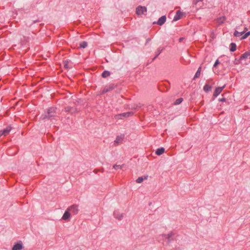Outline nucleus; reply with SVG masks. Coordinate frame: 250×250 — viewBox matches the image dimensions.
Instances as JSON below:
<instances>
[{
  "instance_id": "f257e3e1",
  "label": "nucleus",
  "mask_w": 250,
  "mask_h": 250,
  "mask_svg": "<svg viewBox=\"0 0 250 250\" xmlns=\"http://www.w3.org/2000/svg\"><path fill=\"white\" fill-rule=\"evenodd\" d=\"M134 112L132 111L119 114L114 116V119L117 120L123 119L124 118H128L129 116H132Z\"/></svg>"
},
{
  "instance_id": "f03ea898",
  "label": "nucleus",
  "mask_w": 250,
  "mask_h": 250,
  "mask_svg": "<svg viewBox=\"0 0 250 250\" xmlns=\"http://www.w3.org/2000/svg\"><path fill=\"white\" fill-rule=\"evenodd\" d=\"M56 108L55 107H50L48 109L47 114L45 115L43 119L46 118H51L55 116Z\"/></svg>"
},
{
  "instance_id": "7ed1b4c3",
  "label": "nucleus",
  "mask_w": 250,
  "mask_h": 250,
  "mask_svg": "<svg viewBox=\"0 0 250 250\" xmlns=\"http://www.w3.org/2000/svg\"><path fill=\"white\" fill-rule=\"evenodd\" d=\"M146 8L145 6H139L136 10V14L138 15H142L146 12Z\"/></svg>"
},
{
  "instance_id": "20e7f679",
  "label": "nucleus",
  "mask_w": 250,
  "mask_h": 250,
  "mask_svg": "<svg viewBox=\"0 0 250 250\" xmlns=\"http://www.w3.org/2000/svg\"><path fill=\"white\" fill-rule=\"evenodd\" d=\"M69 211L71 212L74 214H76L78 212V206L76 205H73L67 208Z\"/></svg>"
},
{
  "instance_id": "39448f33",
  "label": "nucleus",
  "mask_w": 250,
  "mask_h": 250,
  "mask_svg": "<svg viewBox=\"0 0 250 250\" xmlns=\"http://www.w3.org/2000/svg\"><path fill=\"white\" fill-rule=\"evenodd\" d=\"M124 137H125L124 134H121L120 136H118L116 137V140L114 141L115 144L116 145H118L122 143V142L124 140Z\"/></svg>"
},
{
  "instance_id": "423d86ee",
  "label": "nucleus",
  "mask_w": 250,
  "mask_h": 250,
  "mask_svg": "<svg viewBox=\"0 0 250 250\" xmlns=\"http://www.w3.org/2000/svg\"><path fill=\"white\" fill-rule=\"evenodd\" d=\"M114 88V86L113 84H111L108 86L105 87L102 91V94L105 93L107 92L113 90Z\"/></svg>"
},
{
  "instance_id": "0eeeda50",
  "label": "nucleus",
  "mask_w": 250,
  "mask_h": 250,
  "mask_svg": "<svg viewBox=\"0 0 250 250\" xmlns=\"http://www.w3.org/2000/svg\"><path fill=\"white\" fill-rule=\"evenodd\" d=\"M184 15V13L181 12L180 10L177 11L175 16L174 17V21H178L181 19Z\"/></svg>"
},
{
  "instance_id": "6e6552de",
  "label": "nucleus",
  "mask_w": 250,
  "mask_h": 250,
  "mask_svg": "<svg viewBox=\"0 0 250 250\" xmlns=\"http://www.w3.org/2000/svg\"><path fill=\"white\" fill-rule=\"evenodd\" d=\"M224 88V86L217 87L214 92L213 96L217 97L218 95H219L222 91Z\"/></svg>"
},
{
  "instance_id": "1a4fd4ad",
  "label": "nucleus",
  "mask_w": 250,
  "mask_h": 250,
  "mask_svg": "<svg viewBox=\"0 0 250 250\" xmlns=\"http://www.w3.org/2000/svg\"><path fill=\"white\" fill-rule=\"evenodd\" d=\"M226 19L225 16L219 17L216 20V22L218 25H221L225 22Z\"/></svg>"
},
{
  "instance_id": "9d476101",
  "label": "nucleus",
  "mask_w": 250,
  "mask_h": 250,
  "mask_svg": "<svg viewBox=\"0 0 250 250\" xmlns=\"http://www.w3.org/2000/svg\"><path fill=\"white\" fill-rule=\"evenodd\" d=\"M11 129V127H10V126H8L5 129H3V130L1 131L0 133V135H4V136H6L9 133V132L10 131Z\"/></svg>"
},
{
  "instance_id": "9b49d317",
  "label": "nucleus",
  "mask_w": 250,
  "mask_h": 250,
  "mask_svg": "<svg viewBox=\"0 0 250 250\" xmlns=\"http://www.w3.org/2000/svg\"><path fill=\"white\" fill-rule=\"evenodd\" d=\"M166 21V17L165 16H163L161 17L159 20L158 21L157 24L159 25H163Z\"/></svg>"
},
{
  "instance_id": "f8f14e48",
  "label": "nucleus",
  "mask_w": 250,
  "mask_h": 250,
  "mask_svg": "<svg viewBox=\"0 0 250 250\" xmlns=\"http://www.w3.org/2000/svg\"><path fill=\"white\" fill-rule=\"evenodd\" d=\"M22 248L23 247L21 243H17L14 245L12 250H21Z\"/></svg>"
},
{
  "instance_id": "ddd939ff",
  "label": "nucleus",
  "mask_w": 250,
  "mask_h": 250,
  "mask_svg": "<svg viewBox=\"0 0 250 250\" xmlns=\"http://www.w3.org/2000/svg\"><path fill=\"white\" fill-rule=\"evenodd\" d=\"M70 216V214L69 213V210H68V209H67V210H66L65 211L64 213L63 214L62 219L63 220H66L68 219V218H69Z\"/></svg>"
},
{
  "instance_id": "4468645a",
  "label": "nucleus",
  "mask_w": 250,
  "mask_h": 250,
  "mask_svg": "<svg viewBox=\"0 0 250 250\" xmlns=\"http://www.w3.org/2000/svg\"><path fill=\"white\" fill-rule=\"evenodd\" d=\"M250 55V52H246L245 53L243 54L240 58V60H243L247 58Z\"/></svg>"
},
{
  "instance_id": "2eb2a0df",
  "label": "nucleus",
  "mask_w": 250,
  "mask_h": 250,
  "mask_svg": "<svg viewBox=\"0 0 250 250\" xmlns=\"http://www.w3.org/2000/svg\"><path fill=\"white\" fill-rule=\"evenodd\" d=\"M165 152V149L163 147L158 148L156 151V154L157 155H160Z\"/></svg>"
},
{
  "instance_id": "dca6fc26",
  "label": "nucleus",
  "mask_w": 250,
  "mask_h": 250,
  "mask_svg": "<svg viewBox=\"0 0 250 250\" xmlns=\"http://www.w3.org/2000/svg\"><path fill=\"white\" fill-rule=\"evenodd\" d=\"M147 177H148L147 176H144V178H143V177H139L136 180V182L137 183H141L142 182H143L144 179H147Z\"/></svg>"
},
{
  "instance_id": "f3484780",
  "label": "nucleus",
  "mask_w": 250,
  "mask_h": 250,
  "mask_svg": "<svg viewBox=\"0 0 250 250\" xmlns=\"http://www.w3.org/2000/svg\"><path fill=\"white\" fill-rule=\"evenodd\" d=\"M230 51L234 52L236 49V45L235 43H231L230 44Z\"/></svg>"
},
{
  "instance_id": "a211bd4d",
  "label": "nucleus",
  "mask_w": 250,
  "mask_h": 250,
  "mask_svg": "<svg viewBox=\"0 0 250 250\" xmlns=\"http://www.w3.org/2000/svg\"><path fill=\"white\" fill-rule=\"evenodd\" d=\"M110 75V73L109 71L105 70L103 72L102 76L103 78H106L109 76Z\"/></svg>"
},
{
  "instance_id": "6ab92c4d",
  "label": "nucleus",
  "mask_w": 250,
  "mask_h": 250,
  "mask_svg": "<svg viewBox=\"0 0 250 250\" xmlns=\"http://www.w3.org/2000/svg\"><path fill=\"white\" fill-rule=\"evenodd\" d=\"M211 86L210 85H209V84H206L204 86V90L206 92H208V91L211 90Z\"/></svg>"
},
{
  "instance_id": "aec40b11",
  "label": "nucleus",
  "mask_w": 250,
  "mask_h": 250,
  "mask_svg": "<svg viewBox=\"0 0 250 250\" xmlns=\"http://www.w3.org/2000/svg\"><path fill=\"white\" fill-rule=\"evenodd\" d=\"M244 34V32H238V31L235 30L234 33V36L235 37H240Z\"/></svg>"
},
{
  "instance_id": "412c9836",
  "label": "nucleus",
  "mask_w": 250,
  "mask_h": 250,
  "mask_svg": "<svg viewBox=\"0 0 250 250\" xmlns=\"http://www.w3.org/2000/svg\"><path fill=\"white\" fill-rule=\"evenodd\" d=\"M87 42L83 41L80 43L79 47L84 48L87 46Z\"/></svg>"
},
{
  "instance_id": "4be33fe9",
  "label": "nucleus",
  "mask_w": 250,
  "mask_h": 250,
  "mask_svg": "<svg viewBox=\"0 0 250 250\" xmlns=\"http://www.w3.org/2000/svg\"><path fill=\"white\" fill-rule=\"evenodd\" d=\"M183 100V98H180L176 100V101L175 102V104H179L182 102Z\"/></svg>"
},
{
  "instance_id": "5701e85b",
  "label": "nucleus",
  "mask_w": 250,
  "mask_h": 250,
  "mask_svg": "<svg viewBox=\"0 0 250 250\" xmlns=\"http://www.w3.org/2000/svg\"><path fill=\"white\" fill-rule=\"evenodd\" d=\"M249 35H250V31L246 32L241 38V39H246Z\"/></svg>"
},
{
  "instance_id": "b1692460",
  "label": "nucleus",
  "mask_w": 250,
  "mask_h": 250,
  "mask_svg": "<svg viewBox=\"0 0 250 250\" xmlns=\"http://www.w3.org/2000/svg\"><path fill=\"white\" fill-rule=\"evenodd\" d=\"M201 73H200L199 71H197L196 73H195L194 79H195L196 78H199L200 76Z\"/></svg>"
},
{
  "instance_id": "393cba45",
  "label": "nucleus",
  "mask_w": 250,
  "mask_h": 250,
  "mask_svg": "<svg viewBox=\"0 0 250 250\" xmlns=\"http://www.w3.org/2000/svg\"><path fill=\"white\" fill-rule=\"evenodd\" d=\"M113 167L115 169H117L118 168H122V166L120 165H115L113 166Z\"/></svg>"
},
{
  "instance_id": "a878e982",
  "label": "nucleus",
  "mask_w": 250,
  "mask_h": 250,
  "mask_svg": "<svg viewBox=\"0 0 250 250\" xmlns=\"http://www.w3.org/2000/svg\"><path fill=\"white\" fill-rule=\"evenodd\" d=\"M203 0H194L193 1V3L195 5H197L198 2H202Z\"/></svg>"
},
{
  "instance_id": "bb28decb",
  "label": "nucleus",
  "mask_w": 250,
  "mask_h": 250,
  "mask_svg": "<svg viewBox=\"0 0 250 250\" xmlns=\"http://www.w3.org/2000/svg\"><path fill=\"white\" fill-rule=\"evenodd\" d=\"M114 216H115L116 218H118V219H121V217H122V215H121V216L119 217V216L117 215V214H116V212H114Z\"/></svg>"
},
{
  "instance_id": "cd10ccee",
  "label": "nucleus",
  "mask_w": 250,
  "mask_h": 250,
  "mask_svg": "<svg viewBox=\"0 0 250 250\" xmlns=\"http://www.w3.org/2000/svg\"><path fill=\"white\" fill-rule=\"evenodd\" d=\"M219 63H220V62H219V60H217L215 61V63H214V64L213 66H214V67H216V66H217V65L218 64H219Z\"/></svg>"
},
{
  "instance_id": "c85d7f7f",
  "label": "nucleus",
  "mask_w": 250,
  "mask_h": 250,
  "mask_svg": "<svg viewBox=\"0 0 250 250\" xmlns=\"http://www.w3.org/2000/svg\"><path fill=\"white\" fill-rule=\"evenodd\" d=\"M173 235H174V234H173V233H172V232H171L170 233H169V234H168L167 235V238H168V239H170V238L171 237H172Z\"/></svg>"
},
{
  "instance_id": "c756f323",
  "label": "nucleus",
  "mask_w": 250,
  "mask_h": 250,
  "mask_svg": "<svg viewBox=\"0 0 250 250\" xmlns=\"http://www.w3.org/2000/svg\"><path fill=\"white\" fill-rule=\"evenodd\" d=\"M184 38H183V37L180 38L179 39V42H182L183 41V40H184Z\"/></svg>"
},
{
  "instance_id": "7c9ffc66",
  "label": "nucleus",
  "mask_w": 250,
  "mask_h": 250,
  "mask_svg": "<svg viewBox=\"0 0 250 250\" xmlns=\"http://www.w3.org/2000/svg\"><path fill=\"white\" fill-rule=\"evenodd\" d=\"M248 30V28L247 27H245L244 30L243 32H244V33Z\"/></svg>"
},
{
  "instance_id": "2f4dec72",
  "label": "nucleus",
  "mask_w": 250,
  "mask_h": 250,
  "mask_svg": "<svg viewBox=\"0 0 250 250\" xmlns=\"http://www.w3.org/2000/svg\"><path fill=\"white\" fill-rule=\"evenodd\" d=\"M160 53H161V51L158 50V53L157 55L156 56V57H155V58H156L160 54Z\"/></svg>"
},
{
  "instance_id": "473e14b6",
  "label": "nucleus",
  "mask_w": 250,
  "mask_h": 250,
  "mask_svg": "<svg viewBox=\"0 0 250 250\" xmlns=\"http://www.w3.org/2000/svg\"><path fill=\"white\" fill-rule=\"evenodd\" d=\"M220 101L221 102H224V101H225V98H222V99H221L220 100Z\"/></svg>"
},
{
  "instance_id": "72a5a7b5",
  "label": "nucleus",
  "mask_w": 250,
  "mask_h": 250,
  "mask_svg": "<svg viewBox=\"0 0 250 250\" xmlns=\"http://www.w3.org/2000/svg\"><path fill=\"white\" fill-rule=\"evenodd\" d=\"M98 171V169H95L94 170V172L95 173H97Z\"/></svg>"
},
{
  "instance_id": "f704fd0d",
  "label": "nucleus",
  "mask_w": 250,
  "mask_h": 250,
  "mask_svg": "<svg viewBox=\"0 0 250 250\" xmlns=\"http://www.w3.org/2000/svg\"><path fill=\"white\" fill-rule=\"evenodd\" d=\"M197 71H199L200 73H201V67H199Z\"/></svg>"
},
{
  "instance_id": "c9c22d12",
  "label": "nucleus",
  "mask_w": 250,
  "mask_h": 250,
  "mask_svg": "<svg viewBox=\"0 0 250 250\" xmlns=\"http://www.w3.org/2000/svg\"><path fill=\"white\" fill-rule=\"evenodd\" d=\"M159 88L160 90L163 91V90L161 89V85H159Z\"/></svg>"
},
{
  "instance_id": "e433bc0d",
  "label": "nucleus",
  "mask_w": 250,
  "mask_h": 250,
  "mask_svg": "<svg viewBox=\"0 0 250 250\" xmlns=\"http://www.w3.org/2000/svg\"><path fill=\"white\" fill-rule=\"evenodd\" d=\"M168 86H167V89H168Z\"/></svg>"
}]
</instances>
